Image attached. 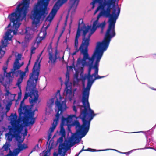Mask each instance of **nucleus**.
Returning a JSON list of instances; mask_svg holds the SVG:
<instances>
[{
  "instance_id": "nucleus-1",
  "label": "nucleus",
  "mask_w": 156,
  "mask_h": 156,
  "mask_svg": "<svg viewBox=\"0 0 156 156\" xmlns=\"http://www.w3.org/2000/svg\"><path fill=\"white\" fill-rule=\"evenodd\" d=\"M90 71H88V74L86 76L87 80V83L86 87L83 88L82 92V102L83 105H80V104L81 102L80 101L75 100L73 106V110L75 112V113L77 112V108H80V116L77 117L76 115H68L67 118H65L63 116L62 117L60 133L62 136H65V131L63 128V126L67 125L69 126L72 125L71 122L73 118H75L76 119L80 118L83 122V124L82 125H80L78 121L75 122L76 133L73 134L67 140H66L64 142L68 141L73 135L76 134L79 140V143L80 140L79 138L78 134L81 136V138L86 135L89 131L91 121L97 115L94 113V111L91 109L90 107L88 102L90 90L95 80L104 78L105 76H100L98 75V71H94V73L91 75ZM62 144H60L59 145Z\"/></svg>"
},
{
  "instance_id": "nucleus-2",
  "label": "nucleus",
  "mask_w": 156,
  "mask_h": 156,
  "mask_svg": "<svg viewBox=\"0 0 156 156\" xmlns=\"http://www.w3.org/2000/svg\"><path fill=\"white\" fill-rule=\"evenodd\" d=\"M30 0H22L17 5L14 12L9 14L8 16L10 23L7 28L11 27L5 33L4 37L5 40L11 41L13 37L11 36V34L13 32L14 35H16L18 28L21 25L20 22L23 20H26V16L28 13L29 6Z\"/></svg>"
},
{
  "instance_id": "nucleus-3",
  "label": "nucleus",
  "mask_w": 156,
  "mask_h": 156,
  "mask_svg": "<svg viewBox=\"0 0 156 156\" xmlns=\"http://www.w3.org/2000/svg\"><path fill=\"white\" fill-rule=\"evenodd\" d=\"M21 114H20L19 118L16 113H11L9 116L11 127L9 126V131L6 134V138L7 140L11 141L13 138L19 143L22 142L27 134V129L26 127L28 126L25 125L20 119Z\"/></svg>"
},
{
  "instance_id": "nucleus-4",
  "label": "nucleus",
  "mask_w": 156,
  "mask_h": 156,
  "mask_svg": "<svg viewBox=\"0 0 156 156\" xmlns=\"http://www.w3.org/2000/svg\"><path fill=\"white\" fill-rule=\"evenodd\" d=\"M83 57H79L77 60L76 65L73 61L72 66H68L66 68H84L87 67L89 69L98 68L99 62L103 55L95 48L91 57H90L89 53L83 55Z\"/></svg>"
},
{
  "instance_id": "nucleus-5",
  "label": "nucleus",
  "mask_w": 156,
  "mask_h": 156,
  "mask_svg": "<svg viewBox=\"0 0 156 156\" xmlns=\"http://www.w3.org/2000/svg\"><path fill=\"white\" fill-rule=\"evenodd\" d=\"M45 0L38 1L37 3L34 5L31 12L30 18L32 20V27L34 26L37 27L41 21H44L48 14L47 8L48 4L47 3H45ZM77 0H71V2L73 1L72 6L75 5Z\"/></svg>"
},
{
  "instance_id": "nucleus-6",
  "label": "nucleus",
  "mask_w": 156,
  "mask_h": 156,
  "mask_svg": "<svg viewBox=\"0 0 156 156\" xmlns=\"http://www.w3.org/2000/svg\"><path fill=\"white\" fill-rule=\"evenodd\" d=\"M33 69L32 72L30 74V78L27 82L26 90L28 91V93H26L23 98V99L25 100L28 97H30L29 101L31 104L30 109L38 99V92L36 90V86L40 71V69Z\"/></svg>"
},
{
  "instance_id": "nucleus-7",
  "label": "nucleus",
  "mask_w": 156,
  "mask_h": 156,
  "mask_svg": "<svg viewBox=\"0 0 156 156\" xmlns=\"http://www.w3.org/2000/svg\"><path fill=\"white\" fill-rule=\"evenodd\" d=\"M118 17L109 22L108 29L102 41L97 43L96 48L103 55L105 51L107 50L109 46L111 39L116 35L115 26L116 20Z\"/></svg>"
},
{
  "instance_id": "nucleus-8",
  "label": "nucleus",
  "mask_w": 156,
  "mask_h": 156,
  "mask_svg": "<svg viewBox=\"0 0 156 156\" xmlns=\"http://www.w3.org/2000/svg\"><path fill=\"white\" fill-rule=\"evenodd\" d=\"M71 71H73V69H67L66 81L65 83L66 87L64 91L66 94V99H68L70 101L72 100L75 95L79 94L81 90L80 86L78 84L79 79L78 78V73H76L74 75L73 86L74 87H76L77 88H75L73 89V94H72V84L69 82V73Z\"/></svg>"
},
{
  "instance_id": "nucleus-9",
  "label": "nucleus",
  "mask_w": 156,
  "mask_h": 156,
  "mask_svg": "<svg viewBox=\"0 0 156 156\" xmlns=\"http://www.w3.org/2000/svg\"><path fill=\"white\" fill-rule=\"evenodd\" d=\"M56 99V112L57 111L60 115L59 117L62 115V112L67 108L66 105V100L61 97L60 90H58L55 94V98L50 99L47 102V105L46 108V114L49 115L52 111V107L54 105L55 99ZM57 114H56V115Z\"/></svg>"
},
{
  "instance_id": "nucleus-10",
  "label": "nucleus",
  "mask_w": 156,
  "mask_h": 156,
  "mask_svg": "<svg viewBox=\"0 0 156 156\" xmlns=\"http://www.w3.org/2000/svg\"><path fill=\"white\" fill-rule=\"evenodd\" d=\"M116 6L113 2L102 11L98 15L96 20L99 21V19L102 16L109 18L108 23L111 22L117 17H118L120 12L121 8L118 6Z\"/></svg>"
},
{
  "instance_id": "nucleus-11",
  "label": "nucleus",
  "mask_w": 156,
  "mask_h": 156,
  "mask_svg": "<svg viewBox=\"0 0 156 156\" xmlns=\"http://www.w3.org/2000/svg\"><path fill=\"white\" fill-rule=\"evenodd\" d=\"M3 69L4 72V75L5 76L6 80V81L4 80L5 83H6L8 86L10 85V83L12 80L14 76H20V78L17 80L16 83V85L17 86L19 90L21 89V84L23 81V79L24 77L26 75V73L29 71V69H25V71L24 72H23L19 69H12L11 71L8 73L6 72V69Z\"/></svg>"
},
{
  "instance_id": "nucleus-12",
  "label": "nucleus",
  "mask_w": 156,
  "mask_h": 156,
  "mask_svg": "<svg viewBox=\"0 0 156 156\" xmlns=\"http://www.w3.org/2000/svg\"><path fill=\"white\" fill-rule=\"evenodd\" d=\"M24 100L23 99L21 102L20 108L19 110V115L20 114H21V117L22 119H20V120L22 121L25 125L29 126L30 124L32 125L34 123L35 118L34 117V112L37 110L36 108L33 111L27 110V106L22 108V107L24 105Z\"/></svg>"
},
{
  "instance_id": "nucleus-13",
  "label": "nucleus",
  "mask_w": 156,
  "mask_h": 156,
  "mask_svg": "<svg viewBox=\"0 0 156 156\" xmlns=\"http://www.w3.org/2000/svg\"><path fill=\"white\" fill-rule=\"evenodd\" d=\"M79 142L77 135H73L68 141H65L63 144L59 145L58 154L54 153V156H65L67 151Z\"/></svg>"
},
{
  "instance_id": "nucleus-14",
  "label": "nucleus",
  "mask_w": 156,
  "mask_h": 156,
  "mask_svg": "<svg viewBox=\"0 0 156 156\" xmlns=\"http://www.w3.org/2000/svg\"><path fill=\"white\" fill-rule=\"evenodd\" d=\"M59 115H60L58 114V113L56 115L55 119H54L51 126L50 127L48 132L47 143H48V147L50 149L53 148L54 145V141L52 140L50 141H49L52 136V133L53 132L57 126L58 122L59 120Z\"/></svg>"
},
{
  "instance_id": "nucleus-15",
  "label": "nucleus",
  "mask_w": 156,
  "mask_h": 156,
  "mask_svg": "<svg viewBox=\"0 0 156 156\" xmlns=\"http://www.w3.org/2000/svg\"><path fill=\"white\" fill-rule=\"evenodd\" d=\"M9 145L8 144H5L3 146V148L4 151H7L9 150V152L8 154L5 156H7L10 154V155H13V154H15L18 152V154L22 150L25 149L27 148V146L26 144H18V148L15 149L13 152L10 150L9 148Z\"/></svg>"
},
{
  "instance_id": "nucleus-16",
  "label": "nucleus",
  "mask_w": 156,
  "mask_h": 156,
  "mask_svg": "<svg viewBox=\"0 0 156 156\" xmlns=\"http://www.w3.org/2000/svg\"><path fill=\"white\" fill-rule=\"evenodd\" d=\"M0 83L5 87L6 93L5 96L6 98H8L10 101H13L15 99V97L16 94H12L9 91V89L8 86L6 83H4V77L2 75H0Z\"/></svg>"
},
{
  "instance_id": "nucleus-17",
  "label": "nucleus",
  "mask_w": 156,
  "mask_h": 156,
  "mask_svg": "<svg viewBox=\"0 0 156 156\" xmlns=\"http://www.w3.org/2000/svg\"><path fill=\"white\" fill-rule=\"evenodd\" d=\"M106 24L105 21H104L101 23H100L99 21L96 20L93 22L92 27L91 26H87V30H88L89 31V30L91 29L95 32L97 29L100 28L101 31H103L105 28Z\"/></svg>"
},
{
  "instance_id": "nucleus-18",
  "label": "nucleus",
  "mask_w": 156,
  "mask_h": 156,
  "mask_svg": "<svg viewBox=\"0 0 156 156\" xmlns=\"http://www.w3.org/2000/svg\"><path fill=\"white\" fill-rule=\"evenodd\" d=\"M113 3L111 0H103L102 3H100L98 6L95 10L94 14H96L99 11H102L107 7L108 5H110Z\"/></svg>"
},
{
  "instance_id": "nucleus-19",
  "label": "nucleus",
  "mask_w": 156,
  "mask_h": 156,
  "mask_svg": "<svg viewBox=\"0 0 156 156\" xmlns=\"http://www.w3.org/2000/svg\"><path fill=\"white\" fill-rule=\"evenodd\" d=\"M86 35V32L84 31L83 34H82V41L80 45L85 50L87 53H88V47L90 44V40L87 38Z\"/></svg>"
},
{
  "instance_id": "nucleus-20",
  "label": "nucleus",
  "mask_w": 156,
  "mask_h": 156,
  "mask_svg": "<svg viewBox=\"0 0 156 156\" xmlns=\"http://www.w3.org/2000/svg\"><path fill=\"white\" fill-rule=\"evenodd\" d=\"M52 50L51 46V44L48 47V51L49 55V60L48 61V63H51V64H53L55 62L56 60L57 59V50H56L55 51V54L54 56L53 55L52 52L50 51V49Z\"/></svg>"
},
{
  "instance_id": "nucleus-21",
  "label": "nucleus",
  "mask_w": 156,
  "mask_h": 156,
  "mask_svg": "<svg viewBox=\"0 0 156 156\" xmlns=\"http://www.w3.org/2000/svg\"><path fill=\"white\" fill-rule=\"evenodd\" d=\"M87 27L85 25H84L83 26H81V27H80L79 25L78 26L75 37L79 38L82 31H83V34L84 31L86 32L87 34L89 32L88 30H87Z\"/></svg>"
},
{
  "instance_id": "nucleus-22",
  "label": "nucleus",
  "mask_w": 156,
  "mask_h": 156,
  "mask_svg": "<svg viewBox=\"0 0 156 156\" xmlns=\"http://www.w3.org/2000/svg\"><path fill=\"white\" fill-rule=\"evenodd\" d=\"M5 40H2V44L0 45V60L4 56L5 51L2 50V48H5L7 46V44L5 42Z\"/></svg>"
},
{
  "instance_id": "nucleus-23",
  "label": "nucleus",
  "mask_w": 156,
  "mask_h": 156,
  "mask_svg": "<svg viewBox=\"0 0 156 156\" xmlns=\"http://www.w3.org/2000/svg\"><path fill=\"white\" fill-rule=\"evenodd\" d=\"M25 41L26 42H29L32 39V35L28 32L27 29L25 30Z\"/></svg>"
},
{
  "instance_id": "nucleus-24",
  "label": "nucleus",
  "mask_w": 156,
  "mask_h": 156,
  "mask_svg": "<svg viewBox=\"0 0 156 156\" xmlns=\"http://www.w3.org/2000/svg\"><path fill=\"white\" fill-rule=\"evenodd\" d=\"M23 64V62L20 63L18 59H16L14 63L13 68H20Z\"/></svg>"
},
{
  "instance_id": "nucleus-25",
  "label": "nucleus",
  "mask_w": 156,
  "mask_h": 156,
  "mask_svg": "<svg viewBox=\"0 0 156 156\" xmlns=\"http://www.w3.org/2000/svg\"><path fill=\"white\" fill-rule=\"evenodd\" d=\"M74 48L75 49V51L76 53L78 52L79 51H80V54L82 55L87 53V52L80 45L79 48H78V47H74Z\"/></svg>"
},
{
  "instance_id": "nucleus-26",
  "label": "nucleus",
  "mask_w": 156,
  "mask_h": 156,
  "mask_svg": "<svg viewBox=\"0 0 156 156\" xmlns=\"http://www.w3.org/2000/svg\"><path fill=\"white\" fill-rule=\"evenodd\" d=\"M41 60H40V57H38L35 62L33 68H40Z\"/></svg>"
},
{
  "instance_id": "nucleus-27",
  "label": "nucleus",
  "mask_w": 156,
  "mask_h": 156,
  "mask_svg": "<svg viewBox=\"0 0 156 156\" xmlns=\"http://www.w3.org/2000/svg\"><path fill=\"white\" fill-rule=\"evenodd\" d=\"M43 33V36L41 37H37L36 39V42L37 44H39L40 43V42L44 40L45 37L47 34V33L45 32V33Z\"/></svg>"
},
{
  "instance_id": "nucleus-28",
  "label": "nucleus",
  "mask_w": 156,
  "mask_h": 156,
  "mask_svg": "<svg viewBox=\"0 0 156 156\" xmlns=\"http://www.w3.org/2000/svg\"><path fill=\"white\" fill-rule=\"evenodd\" d=\"M102 0H93L92 2L90 3V5L92 6V8H94L95 7V4L97 3H102Z\"/></svg>"
},
{
  "instance_id": "nucleus-29",
  "label": "nucleus",
  "mask_w": 156,
  "mask_h": 156,
  "mask_svg": "<svg viewBox=\"0 0 156 156\" xmlns=\"http://www.w3.org/2000/svg\"><path fill=\"white\" fill-rule=\"evenodd\" d=\"M43 154H40V156H42L43 155V154H44L43 156H49L50 154V150H47V151L45 152L43 151Z\"/></svg>"
},
{
  "instance_id": "nucleus-30",
  "label": "nucleus",
  "mask_w": 156,
  "mask_h": 156,
  "mask_svg": "<svg viewBox=\"0 0 156 156\" xmlns=\"http://www.w3.org/2000/svg\"><path fill=\"white\" fill-rule=\"evenodd\" d=\"M57 11L58 10H57V9H54V8H53L51 11L50 14H51L52 16H54L57 13Z\"/></svg>"
},
{
  "instance_id": "nucleus-31",
  "label": "nucleus",
  "mask_w": 156,
  "mask_h": 156,
  "mask_svg": "<svg viewBox=\"0 0 156 156\" xmlns=\"http://www.w3.org/2000/svg\"><path fill=\"white\" fill-rule=\"evenodd\" d=\"M50 24H48L45 27L44 29L42 28L41 30V33L42 32L47 33V30L48 27L50 26Z\"/></svg>"
},
{
  "instance_id": "nucleus-32",
  "label": "nucleus",
  "mask_w": 156,
  "mask_h": 156,
  "mask_svg": "<svg viewBox=\"0 0 156 156\" xmlns=\"http://www.w3.org/2000/svg\"><path fill=\"white\" fill-rule=\"evenodd\" d=\"M60 2H58V1L57 2H56V3H55V4L54 5L53 7V8H54V9H57V10H58L59 8V7L61 6H60V5H59L58 4Z\"/></svg>"
},
{
  "instance_id": "nucleus-33",
  "label": "nucleus",
  "mask_w": 156,
  "mask_h": 156,
  "mask_svg": "<svg viewBox=\"0 0 156 156\" xmlns=\"http://www.w3.org/2000/svg\"><path fill=\"white\" fill-rule=\"evenodd\" d=\"M79 37H75L74 41V47H78V39Z\"/></svg>"
},
{
  "instance_id": "nucleus-34",
  "label": "nucleus",
  "mask_w": 156,
  "mask_h": 156,
  "mask_svg": "<svg viewBox=\"0 0 156 156\" xmlns=\"http://www.w3.org/2000/svg\"><path fill=\"white\" fill-rule=\"evenodd\" d=\"M89 31H90V32L89 34L87 36V38L89 40H90V37L92 34H93L95 32L91 29L89 30Z\"/></svg>"
},
{
  "instance_id": "nucleus-35",
  "label": "nucleus",
  "mask_w": 156,
  "mask_h": 156,
  "mask_svg": "<svg viewBox=\"0 0 156 156\" xmlns=\"http://www.w3.org/2000/svg\"><path fill=\"white\" fill-rule=\"evenodd\" d=\"M84 146H83L82 149L79 152V154L81 153L83 151H96L95 150L91 149L90 148H88V149L87 150H84Z\"/></svg>"
},
{
  "instance_id": "nucleus-36",
  "label": "nucleus",
  "mask_w": 156,
  "mask_h": 156,
  "mask_svg": "<svg viewBox=\"0 0 156 156\" xmlns=\"http://www.w3.org/2000/svg\"><path fill=\"white\" fill-rule=\"evenodd\" d=\"M84 146H83L82 149L79 152V154L81 153L83 151H96L95 150L91 149L90 148H88V149L87 150H84Z\"/></svg>"
},
{
  "instance_id": "nucleus-37",
  "label": "nucleus",
  "mask_w": 156,
  "mask_h": 156,
  "mask_svg": "<svg viewBox=\"0 0 156 156\" xmlns=\"http://www.w3.org/2000/svg\"><path fill=\"white\" fill-rule=\"evenodd\" d=\"M85 24L83 23V20L82 19H80L79 21L78 26H80V27H81V26H83Z\"/></svg>"
},
{
  "instance_id": "nucleus-38",
  "label": "nucleus",
  "mask_w": 156,
  "mask_h": 156,
  "mask_svg": "<svg viewBox=\"0 0 156 156\" xmlns=\"http://www.w3.org/2000/svg\"><path fill=\"white\" fill-rule=\"evenodd\" d=\"M39 150V148L38 144L36 145L35 147L33 148L32 151H38Z\"/></svg>"
},
{
  "instance_id": "nucleus-39",
  "label": "nucleus",
  "mask_w": 156,
  "mask_h": 156,
  "mask_svg": "<svg viewBox=\"0 0 156 156\" xmlns=\"http://www.w3.org/2000/svg\"><path fill=\"white\" fill-rule=\"evenodd\" d=\"M63 137L64 136H62L60 137L57 140V143H62L63 141Z\"/></svg>"
},
{
  "instance_id": "nucleus-40",
  "label": "nucleus",
  "mask_w": 156,
  "mask_h": 156,
  "mask_svg": "<svg viewBox=\"0 0 156 156\" xmlns=\"http://www.w3.org/2000/svg\"><path fill=\"white\" fill-rule=\"evenodd\" d=\"M9 61V59L8 58L6 61L5 66H3L2 68H8L7 66Z\"/></svg>"
},
{
  "instance_id": "nucleus-41",
  "label": "nucleus",
  "mask_w": 156,
  "mask_h": 156,
  "mask_svg": "<svg viewBox=\"0 0 156 156\" xmlns=\"http://www.w3.org/2000/svg\"><path fill=\"white\" fill-rule=\"evenodd\" d=\"M20 91L18 93V100H20L21 99L22 96V92L21 89L20 90Z\"/></svg>"
},
{
  "instance_id": "nucleus-42",
  "label": "nucleus",
  "mask_w": 156,
  "mask_h": 156,
  "mask_svg": "<svg viewBox=\"0 0 156 156\" xmlns=\"http://www.w3.org/2000/svg\"><path fill=\"white\" fill-rule=\"evenodd\" d=\"M67 0H58V2H59L60 3V6H61L63 3L66 2Z\"/></svg>"
},
{
  "instance_id": "nucleus-43",
  "label": "nucleus",
  "mask_w": 156,
  "mask_h": 156,
  "mask_svg": "<svg viewBox=\"0 0 156 156\" xmlns=\"http://www.w3.org/2000/svg\"><path fill=\"white\" fill-rule=\"evenodd\" d=\"M22 56V55L21 54H18L17 55V58H16V59H18V60H21Z\"/></svg>"
},
{
  "instance_id": "nucleus-44",
  "label": "nucleus",
  "mask_w": 156,
  "mask_h": 156,
  "mask_svg": "<svg viewBox=\"0 0 156 156\" xmlns=\"http://www.w3.org/2000/svg\"><path fill=\"white\" fill-rule=\"evenodd\" d=\"M36 48L34 47L32 48V49L31 50V54L32 55L34 53V51L35 50Z\"/></svg>"
},
{
  "instance_id": "nucleus-45",
  "label": "nucleus",
  "mask_w": 156,
  "mask_h": 156,
  "mask_svg": "<svg viewBox=\"0 0 156 156\" xmlns=\"http://www.w3.org/2000/svg\"><path fill=\"white\" fill-rule=\"evenodd\" d=\"M10 105H6V109L7 110V111H8L10 109Z\"/></svg>"
},
{
  "instance_id": "nucleus-46",
  "label": "nucleus",
  "mask_w": 156,
  "mask_h": 156,
  "mask_svg": "<svg viewBox=\"0 0 156 156\" xmlns=\"http://www.w3.org/2000/svg\"><path fill=\"white\" fill-rule=\"evenodd\" d=\"M109 150V149H106V150ZM110 150H111V149ZM112 150L118 152V151L117 150H116L115 149H112ZM105 151V150H98V151Z\"/></svg>"
},
{
  "instance_id": "nucleus-47",
  "label": "nucleus",
  "mask_w": 156,
  "mask_h": 156,
  "mask_svg": "<svg viewBox=\"0 0 156 156\" xmlns=\"http://www.w3.org/2000/svg\"><path fill=\"white\" fill-rule=\"evenodd\" d=\"M76 53H77L75 51H74L73 53H72V56H74V55H76Z\"/></svg>"
},
{
  "instance_id": "nucleus-48",
  "label": "nucleus",
  "mask_w": 156,
  "mask_h": 156,
  "mask_svg": "<svg viewBox=\"0 0 156 156\" xmlns=\"http://www.w3.org/2000/svg\"><path fill=\"white\" fill-rule=\"evenodd\" d=\"M59 80L61 82V85H62L63 84V83H62V78H59Z\"/></svg>"
},
{
  "instance_id": "nucleus-49",
  "label": "nucleus",
  "mask_w": 156,
  "mask_h": 156,
  "mask_svg": "<svg viewBox=\"0 0 156 156\" xmlns=\"http://www.w3.org/2000/svg\"><path fill=\"white\" fill-rule=\"evenodd\" d=\"M62 33V34H60V35H59V37L58 38V40H59V39H60V37L61 36Z\"/></svg>"
},
{
  "instance_id": "nucleus-50",
  "label": "nucleus",
  "mask_w": 156,
  "mask_h": 156,
  "mask_svg": "<svg viewBox=\"0 0 156 156\" xmlns=\"http://www.w3.org/2000/svg\"><path fill=\"white\" fill-rule=\"evenodd\" d=\"M78 3H79V1H78L77 2V3H76V7L78 5Z\"/></svg>"
},
{
  "instance_id": "nucleus-51",
  "label": "nucleus",
  "mask_w": 156,
  "mask_h": 156,
  "mask_svg": "<svg viewBox=\"0 0 156 156\" xmlns=\"http://www.w3.org/2000/svg\"><path fill=\"white\" fill-rule=\"evenodd\" d=\"M30 63H29V64L27 65L26 66V68H28V65H29V64Z\"/></svg>"
},
{
  "instance_id": "nucleus-52",
  "label": "nucleus",
  "mask_w": 156,
  "mask_h": 156,
  "mask_svg": "<svg viewBox=\"0 0 156 156\" xmlns=\"http://www.w3.org/2000/svg\"><path fill=\"white\" fill-rule=\"evenodd\" d=\"M78 69H74V70H75V72H77V71H78Z\"/></svg>"
},
{
  "instance_id": "nucleus-53",
  "label": "nucleus",
  "mask_w": 156,
  "mask_h": 156,
  "mask_svg": "<svg viewBox=\"0 0 156 156\" xmlns=\"http://www.w3.org/2000/svg\"><path fill=\"white\" fill-rule=\"evenodd\" d=\"M61 59L62 60H64V56H63V57Z\"/></svg>"
},
{
  "instance_id": "nucleus-54",
  "label": "nucleus",
  "mask_w": 156,
  "mask_h": 156,
  "mask_svg": "<svg viewBox=\"0 0 156 156\" xmlns=\"http://www.w3.org/2000/svg\"><path fill=\"white\" fill-rule=\"evenodd\" d=\"M39 142L40 143H41V139H40L39 140Z\"/></svg>"
},
{
  "instance_id": "nucleus-55",
  "label": "nucleus",
  "mask_w": 156,
  "mask_h": 156,
  "mask_svg": "<svg viewBox=\"0 0 156 156\" xmlns=\"http://www.w3.org/2000/svg\"><path fill=\"white\" fill-rule=\"evenodd\" d=\"M151 88L153 90H156V89H155L153 88Z\"/></svg>"
},
{
  "instance_id": "nucleus-56",
  "label": "nucleus",
  "mask_w": 156,
  "mask_h": 156,
  "mask_svg": "<svg viewBox=\"0 0 156 156\" xmlns=\"http://www.w3.org/2000/svg\"><path fill=\"white\" fill-rule=\"evenodd\" d=\"M149 148H150V149H154V150H156V149H154V148H152V147H149Z\"/></svg>"
},
{
  "instance_id": "nucleus-57",
  "label": "nucleus",
  "mask_w": 156,
  "mask_h": 156,
  "mask_svg": "<svg viewBox=\"0 0 156 156\" xmlns=\"http://www.w3.org/2000/svg\"><path fill=\"white\" fill-rule=\"evenodd\" d=\"M58 27V25H57V27H56L55 28V30L56 31L57 30Z\"/></svg>"
},
{
  "instance_id": "nucleus-58",
  "label": "nucleus",
  "mask_w": 156,
  "mask_h": 156,
  "mask_svg": "<svg viewBox=\"0 0 156 156\" xmlns=\"http://www.w3.org/2000/svg\"><path fill=\"white\" fill-rule=\"evenodd\" d=\"M79 154V153L78 154H76L75 156H78Z\"/></svg>"
},
{
  "instance_id": "nucleus-59",
  "label": "nucleus",
  "mask_w": 156,
  "mask_h": 156,
  "mask_svg": "<svg viewBox=\"0 0 156 156\" xmlns=\"http://www.w3.org/2000/svg\"><path fill=\"white\" fill-rule=\"evenodd\" d=\"M67 41V39H66V40H65V42H66Z\"/></svg>"
},
{
  "instance_id": "nucleus-60",
  "label": "nucleus",
  "mask_w": 156,
  "mask_h": 156,
  "mask_svg": "<svg viewBox=\"0 0 156 156\" xmlns=\"http://www.w3.org/2000/svg\"><path fill=\"white\" fill-rule=\"evenodd\" d=\"M1 108V104H0V109Z\"/></svg>"
},
{
  "instance_id": "nucleus-61",
  "label": "nucleus",
  "mask_w": 156,
  "mask_h": 156,
  "mask_svg": "<svg viewBox=\"0 0 156 156\" xmlns=\"http://www.w3.org/2000/svg\"><path fill=\"white\" fill-rule=\"evenodd\" d=\"M34 28H32V30H34Z\"/></svg>"
},
{
  "instance_id": "nucleus-62",
  "label": "nucleus",
  "mask_w": 156,
  "mask_h": 156,
  "mask_svg": "<svg viewBox=\"0 0 156 156\" xmlns=\"http://www.w3.org/2000/svg\"><path fill=\"white\" fill-rule=\"evenodd\" d=\"M67 18H68V16H66V20L67 19Z\"/></svg>"
},
{
  "instance_id": "nucleus-63",
  "label": "nucleus",
  "mask_w": 156,
  "mask_h": 156,
  "mask_svg": "<svg viewBox=\"0 0 156 156\" xmlns=\"http://www.w3.org/2000/svg\"><path fill=\"white\" fill-rule=\"evenodd\" d=\"M113 1H116V0H113Z\"/></svg>"
},
{
  "instance_id": "nucleus-64",
  "label": "nucleus",
  "mask_w": 156,
  "mask_h": 156,
  "mask_svg": "<svg viewBox=\"0 0 156 156\" xmlns=\"http://www.w3.org/2000/svg\"><path fill=\"white\" fill-rule=\"evenodd\" d=\"M42 52H43V51H42L41 53V55L42 54Z\"/></svg>"
}]
</instances>
